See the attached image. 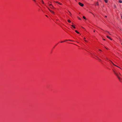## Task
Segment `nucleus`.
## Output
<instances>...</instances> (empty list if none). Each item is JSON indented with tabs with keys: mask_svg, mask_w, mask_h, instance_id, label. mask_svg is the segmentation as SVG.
I'll use <instances>...</instances> for the list:
<instances>
[{
	"mask_svg": "<svg viewBox=\"0 0 122 122\" xmlns=\"http://www.w3.org/2000/svg\"><path fill=\"white\" fill-rule=\"evenodd\" d=\"M113 71L114 72V73L116 75V76H117L119 80L120 81H121V79L120 78V77L119 76V75H118V74H117V73H116V72H115V71Z\"/></svg>",
	"mask_w": 122,
	"mask_h": 122,
	"instance_id": "f257e3e1",
	"label": "nucleus"
},
{
	"mask_svg": "<svg viewBox=\"0 0 122 122\" xmlns=\"http://www.w3.org/2000/svg\"><path fill=\"white\" fill-rule=\"evenodd\" d=\"M79 4L81 6H84V4L80 2L79 3Z\"/></svg>",
	"mask_w": 122,
	"mask_h": 122,
	"instance_id": "f03ea898",
	"label": "nucleus"
},
{
	"mask_svg": "<svg viewBox=\"0 0 122 122\" xmlns=\"http://www.w3.org/2000/svg\"><path fill=\"white\" fill-rule=\"evenodd\" d=\"M49 10L52 13H53V14H54V12L53 11L51 10H50V9H49Z\"/></svg>",
	"mask_w": 122,
	"mask_h": 122,
	"instance_id": "7ed1b4c3",
	"label": "nucleus"
},
{
	"mask_svg": "<svg viewBox=\"0 0 122 122\" xmlns=\"http://www.w3.org/2000/svg\"><path fill=\"white\" fill-rule=\"evenodd\" d=\"M107 38H108L109 39L111 40H112V39L110 37H109L108 36H107Z\"/></svg>",
	"mask_w": 122,
	"mask_h": 122,
	"instance_id": "20e7f679",
	"label": "nucleus"
},
{
	"mask_svg": "<svg viewBox=\"0 0 122 122\" xmlns=\"http://www.w3.org/2000/svg\"><path fill=\"white\" fill-rule=\"evenodd\" d=\"M111 61V62H112V64L114 66H116L117 67H119L118 66H117L115 65V64H114L111 61Z\"/></svg>",
	"mask_w": 122,
	"mask_h": 122,
	"instance_id": "39448f33",
	"label": "nucleus"
},
{
	"mask_svg": "<svg viewBox=\"0 0 122 122\" xmlns=\"http://www.w3.org/2000/svg\"><path fill=\"white\" fill-rule=\"evenodd\" d=\"M95 5H98V2H97L95 4Z\"/></svg>",
	"mask_w": 122,
	"mask_h": 122,
	"instance_id": "423d86ee",
	"label": "nucleus"
},
{
	"mask_svg": "<svg viewBox=\"0 0 122 122\" xmlns=\"http://www.w3.org/2000/svg\"><path fill=\"white\" fill-rule=\"evenodd\" d=\"M119 3H122V0H119Z\"/></svg>",
	"mask_w": 122,
	"mask_h": 122,
	"instance_id": "0eeeda50",
	"label": "nucleus"
},
{
	"mask_svg": "<svg viewBox=\"0 0 122 122\" xmlns=\"http://www.w3.org/2000/svg\"><path fill=\"white\" fill-rule=\"evenodd\" d=\"M56 2L57 3H58V4H59L60 5H62V4L61 3H60L59 2Z\"/></svg>",
	"mask_w": 122,
	"mask_h": 122,
	"instance_id": "6e6552de",
	"label": "nucleus"
},
{
	"mask_svg": "<svg viewBox=\"0 0 122 122\" xmlns=\"http://www.w3.org/2000/svg\"><path fill=\"white\" fill-rule=\"evenodd\" d=\"M75 31L78 34H79V33L77 30H75Z\"/></svg>",
	"mask_w": 122,
	"mask_h": 122,
	"instance_id": "1a4fd4ad",
	"label": "nucleus"
},
{
	"mask_svg": "<svg viewBox=\"0 0 122 122\" xmlns=\"http://www.w3.org/2000/svg\"><path fill=\"white\" fill-rule=\"evenodd\" d=\"M71 26L72 27H73V28H75V27L73 25H71Z\"/></svg>",
	"mask_w": 122,
	"mask_h": 122,
	"instance_id": "9d476101",
	"label": "nucleus"
},
{
	"mask_svg": "<svg viewBox=\"0 0 122 122\" xmlns=\"http://www.w3.org/2000/svg\"><path fill=\"white\" fill-rule=\"evenodd\" d=\"M108 0H104V1L105 2L107 3V2Z\"/></svg>",
	"mask_w": 122,
	"mask_h": 122,
	"instance_id": "9b49d317",
	"label": "nucleus"
},
{
	"mask_svg": "<svg viewBox=\"0 0 122 122\" xmlns=\"http://www.w3.org/2000/svg\"><path fill=\"white\" fill-rule=\"evenodd\" d=\"M68 22H69V23H70L71 22V21L70 20H68Z\"/></svg>",
	"mask_w": 122,
	"mask_h": 122,
	"instance_id": "f8f14e48",
	"label": "nucleus"
},
{
	"mask_svg": "<svg viewBox=\"0 0 122 122\" xmlns=\"http://www.w3.org/2000/svg\"><path fill=\"white\" fill-rule=\"evenodd\" d=\"M49 5H50V7H51V6H52V7H53V5H51V4H50Z\"/></svg>",
	"mask_w": 122,
	"mask_h": 122,
	"instance_id": "ddd939ff",
	"label": "nucleus"
},
{
	"mask_svg": "<svg viewBox=\"0 0 122 122\" xmlns=\"http://www.w3.org/2000/svg\"><path fill=\"white\" fill-rule=\"evenodd\" d=\"M83 17L84 19H86V17L84 16H83Z\"/></svg>",
	"mask_w": 122,
	"mask_h": 122,
	"instance_id": "4468645a",
	"label": "nucleus"
},
{
	"mask_svg": "<svg viewBox=\"0 0 122 122\" xmlns=\"http://www.w3.org/2000/svg\"><path fill=\"white\" fill-rule=\"evenodd\" d=\"M41 1H42V3H43V4H44V2H43V0H41Z\"/></svg>",
	"mask_w": 122,
	"mask_h": 122,
	"instance_id": "2eb2a0df",
	"label": "nucleus"
},
{
	"mask_svg": "<svg viewBox=\"0 0 122 122\" xmlns=\"http://www.w3.org/2000/svg\"><path fill=\"white\" fill-rule=\"evenodd\" d=\"M78 18L79 20H81V19L80 18L78 17Z\"/></svg>",
	"mask_w": 122,
	"mask_h": 122,
	"instance_id": "dca6fc26",
	"label": "nucleus"
},
{
	"mask_svg": "<svg viewBox=\"0 0 122 122\" xmlns=\"http://www.w3.org/2000/svg\"><path fill=\"white\" fill-rule=\"evenodd\" d=\"M119 75H120V76H122V75H121V74L120 73H119Z\"/></svg>",
	"mask_w": 122,
	"mask_h": 122,
	"instance_id": "f3484780",
	"label": "nucleus"
},
{
	"mask_svg": "<svg viewBox=\"0 0 122 122\" xmlns=\"http://www.w3.org/2000/svg\"><path fill=\"white\" fill-rule=\"evenodd\" d=\"M106 31L110 35V34L109 33V32L107 31Z\"/></svg>",
	"mask_w": 122,
	"mask_h": 122,
	"instance_id": "a211bd4d",
	"label": "nucleus"
},
{
	"mask_svg": "<svg viewBox=\"0 0 122 122\" xmlns=\"http://www.w3.org/2000/svg\"><path fill=\"white\" fill-rule=\"evenodd\" d=\"M69 12V13H70V14L71 15V12Z\"/></svg>",
	"mask_w": 122,
	"mask_h": 122,
	"instance_id": "6ab92c4d",
	"label": "nucleus"
},
{
	"mask_svg": "<svg viewBox=\"0 0 122 122\" xmlns=\"http://www.w3.org/2000/svg\"><path fill=\"white\" fill-rule=\"evenodd\" d=\"M68 41V40H65L64 41V42L65 41Z\"/></svg>",
	"mask_w": 122,
	"mask_h": 122,
	"instance_id": "aec40b11",
	"label": "nucleus"
},
{
	"mask_svg": "<svg viewBox=\"0 0 122 122\" xmlns=\"http://www.w3.org/2000/svg\"><path fill=\"white\" fill-rule=\"evenodd\" d=\"M68 41H71V40H68Z\"/></svg>",
	"mask_w": 122,
	"mask_h": 122,
	"instance_id": "412c9836",
	"label": "nucleus"
},
{
	"mask_svg": "<svg viewBox=\"0 0 122 122\" xmlns=\"http://www.w3.org/2000/svg\"><path fill=\"white\" fill-rule=\"evenodd\" d=\"M105 17H107V16H106H106H105Z\"/></svg>",
	"mask_w": 122,
	"mask_h": 122,
	"instance_id": "4be33fe9",
	"label": "nucleus"
},
{
	"mask_svg": "<svg viewBox=\"0 0 122 122\" xmlns=\"http://www.w3.org/2000/svg\"><path fill=\"white\" fill-rule=\"evenodd\" d=\"M64 42V41H61V42L62 43V42Z\"/></svg>",
	"mask_w": 122,
	"mask_h": 122,
	"instance_id": "5701e85b",
	"label": "nucleus"
},
{
	"mask_svg": "<svg viewBox=\"0 0 122 122\" xmlns=\"http://www.w3.org/2000/svg\"><path fill=\"white\" fill-rule=\"evenodd\" d=\"M103 40H105V39H103Z\"/></svg>",
	"mask_w": 122,
	"mask_h": 122,
	"instance_id": "b1692460",
	"label": "nucleus"
},
{
	"mask_svg": "<svg viewBox=\"0 0 122 122\" xmlns=\"http://www.w3.org/2000/svg\"><path fill=\"white\" fill-rule=\"evenodd\" d=\"M106 59H108L107 58H106Z\"/></svg>",
	"mask_w": 122,
	"mask_h": 122,
	"instance_id": "393cba45",
	"label": "nucleus"
},
{
	"mask_svg": "<svg viewBox=\"0 0 122 122\" xmlns=\"http://www.w3.org/2000/svg\"><path fill=\"white\" fill-rule=\"evenodd\" d=\"M115 7H116V5H115Z\"/></svg>",
	"mask_w": 122,
	"mask_h": 122,
	"instance_id": "a878e982",
	"label": "nucleus"
},
{
	"mask_svg": "<svg viewBox=\"0 0 122 122\" xmlns=\"http://www.w3.org/2000/svg\"><path fill=\"white\" fill-rule=\"evenodd\" d=\"M99 50L101 51V50Z\"/></svg>",
	"mask_w": 122,
	"mask_h": 122,
	"instance_id": "bb28decb",
	"label": "nucleus"
},
{
	"mask_svg": "<svg viewBox=\"0 0 122 122\" xmlns=\"http://www.w3.org/2000/svg\"><path fill=\"white\" fill-rule=\"evenodd\" d=\"M121 18H122V16H121Z\"/></svg>",
	"mask_w": 122,
	"mask_h": 122,
	"instance_id": "cd10ccee",
	"label": "nucleus"
},
{
	"mask_svg": "<svg viewBox=\"0 0 122 122\" xmlns=\"http://www.w3.org/2000/svg\"><path fill=\"white\" fill-rule=\"evenodd\" d=\"M85 41H86V40H85Z\"/></svg>",
	"mask_w": 122,
	"mask_h": 122,
	"instance_id": "c85d7f7f",
	"label": "nucleus"
},
{
	"mask_svg": "<svg viewBox=\"0 0 122 122\" xmlns=\"http://www.w3.org/2000/svg\"><path fill=\"white\" fill-rule=\"evenodd\" d=\"M95 30H94V32H95Z\"/></svg>",
	"mask_w": 122,
	"mask_h": 122,
	"instance_id": "c756f323",
	"label": "nucleus"
},
{
	"mask_svg": "<svg viewBox=\"0 0 122 122\" xmlns=\"http://www.w3.org/2000/svg\"><path fill=\"white\" fill-rule=\"evenodd\" d=\"M106 48V49H107V48Z\"/></svg>",
	"mask_w": 122,
	"mask_h": 122,
	"instance_id": "7c9ffc66",
	"label": "nucleus"
},
{
	"mask_svg": "<svg viewBox=\"0 0 122 122\" xmlns=\"http://www.w3.org/2000/svg\"><path fill=\"white\" fill-rule=\"evenodd\" d=\"M84 38V39H85V38Z\"/></svg>",
	"mask_w": 122,
	"mask_h": 122,
	"instance_id": "2f4dec72",
	"label": "nucleus"
}]
</instances>
